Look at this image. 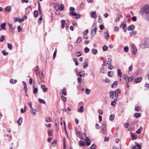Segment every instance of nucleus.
<instances>
[{
    "label": "nucleus",
    "mask_w": 149,
    "mask_h": 149,
    "mask_svg": "<svg viewBox=\"0 0 149 149\" xmlns=\"http://www.w3.org/2000/svg\"><path fill=\"white\" fill-rule=\"evenodd\" d=\"M140 13L143 17L145 20L149 21V6H144L140 10Z\"/></svg>",
    "instance_id": "nucleus-1"
},
{
    "label": "nucleus",
    "mask_w": 149,
    "mask_h": 149,
    "mask_svg": "<svg viewBox=\"0 0 149 149\" xmlns=\"http://www.w3.org/2000/svg\"><path fill=\"white\" fill-rule=\"evenodd\" d=\"M141 47L143 49L149 48V40L147 39H144L142 42Z\"/></svg>",
    "instance_id": "nucleus-2"
},
{
    "label": "nucleus",
    "mask_w": 149,
    "mask_h": 149,
    "mask_svg": "<svg viewBox=\"0 0 149 149\" xmlns=\"http://www.w3.org/2000/svg\"><path fill=\"white\" fill-rule=\"evenodd\" d=\"M131 49L132 51V53L135 55L137 52V49L135 45H133L131 46Z\"/></svg>",
    "instance_id": "nucleus-3"
},
{
    "label": "nucleus",
    "mask_w": 149,
    "mask_h": 149,
    "mask_svg": "<svg viewBox=\"0 0 149 149\" xmlns=\"http://www.w3.org/2000/svg\"><path fill=\"white\" fill-rule=\"evenodd\" d=\"M35 72L36 75L38 76L40 74V71L39 70L38 66H36L35 67Z\"/></svg>",
    "instance_id": "nucleus-4"
},
{
    "label": "nucleus",
    "mask_w": 149,
    "mask_h": 149,
    "mask_svg": "<svg viewBox=\"0 0 149 149\" xmlns=\"http://www.w3.org/2000/svg\"><path fill=\"white\" fill-rule=\"evenodd\" d=\"M32 10V8L31 6H28L26 8L25 13L26 14H29Z\"/></svg>",
    "instance_id": "nucleus-5"
},
{
    "label": "nucleus",
    "mask_w": 149,
    "mask_h": 149,
    "mask_svg": "<svg viewBox=\"0 0 149 149\" xmlns=\"http://www.w3.org/2000/svg\"><path fill=\"white\" fill-rule=\"evenodd\" d=\"M126 24H121L120 25V27L123 29V30L125 32H126L127 30L126 28Z\"/></svg>",
    "instance_id": "nucleus-6"
},
{
    "label": "nucleus",
    "mask_w": 149,
    "mask_h": 149,
    "mask_svg": "<svg viewBox=\"0 0 149 149\" xmlns=\"http://www.w3.org/2000/svg\"><path fill=\"white\" fill-rule=\"evenodd\" d=\"M104 33L105 34L104 35L105 38L107 39H109V35L108 30H107L104 31Z\"/></svg>",
    "instance_id": "nucleus-7"
},
{
    "label": "nucleus",
    "mask_w": 149,
    "mask_h": 149,
    "mask_svg": "<svg viewBox=\"0 0 149 149\" xmlns=\"http://www.w3.org/2000/svg\"><path fill=\"white\" fill-rule=\"evenodd\" d=\"M24 19L22 18L21 19L19 18H16L15 19V22H19L20 23H22L24 21Z\"/></svg>",
    "instance_id": "nucleus-8"
},
{
    "label": "nucleus",
    "mask_w": 149,
    "mask_h": 149,
    "mask_svg": "<svg viewBox=\"0 0 149 149\" xmlns=\"http://www.w3.org/2000/svg\"><path fill=\"white\" fill-rule=\"evenodd\" d=\"M134 26L133 24H131L128 26L127 27V30L129 31H132L134 29Z\"/></svg>",
    "instance_id": "nucleus-9"
},
{
    "label": "nucleus",
    "mask_w": 149,
    "mask_h": 149,
    "mask_svg": "<svg viewBox=\"0 0 149 149\" xmlns=\"http://www.w3.org/2000/svg\"><path fill=\"white\" fill-rule=\"evenodd\" d=\"M85 142L87 146H88L90 145L91 144L90 140L88 139V137H86L85 139Z\"/></svg>",
    "instance_id": "nucleus-10"
},
{
    "label": "nucleus",
    "mask_w": 149,
    "mask_h": 149,
    "mask_svg": "<svg viewBox=\"0 0 149 149\" xmlns=\"http://www.w3.org/2000/svg\"><path fill=\"white\" fill-rule=\"evenodd\" d=\"M75 132L76 134V135L78 136H82L83 135V134L81 133H80L79 132L78 130H77V128L75 129Z\"/></svg>",
    "instance_id": "nucleus-11"
},
{
    "label": "nucleus",
    "mask_w": 149,
    "mask_h": 149,
    "mask_svg": "<svg viewBox=\"0 0 149 149\" xmlns=\"http://www.w3.org/2000/svg\"><path fill=\"white\" fill-rule=\"evenodd\" d=\"M31 112L32 114L36 115V114L37 110L36 109H34L33 108L31 109Z\"/></svg>",
    "instance_id": "nucleus-12"
},
{
    "label": "nucleus",
    "mask_w": 149,
    "mask_h": 149,
    "mask_svg": "<svg viewBox=\"0 0 149 149\" xmlns=\"http://www.w3.org/2000/svg\"><path fill=\"white\" fill-rule=\"evenodd\" d=\"M110 97L111 99H113L114 97V92L113 91H111L109 93Z\"/></svg>",
    "instance_id": "nucleus-13"
},
{
    "label": "nucleus",
    "mask_w": 149,
    "mask_h": 149,
    "mask_svg": "<svg viewBox=\"0 0 149 149\" xmlns=\"http://www.w3.org/2000/svg\"><path fill=\"white\" fill-rule=\"evenodd\" d=\"M41 88L43 90V91L44 92H45L47 90V88L45 87V85H42L41 86Z\"/></svg>",
    "instance_id": "nucleus-14"
},
{
    "label": "nucleus",
    "mask_w": 149,
    "mask_h": 149,
    "mask_svg": "<svg viewBox=\"0 0 149 149\" xmlns=\"http://www.w3.org/2000/svg\"><path fill=\"white\" fill-rule=\"evenodd\" d=\"M118 100L116 99H114L113 101L111 102V105L113 106H115V104H116V101Z\"/></svg>",
    "instance_id": "nucleus-15"
},
{
    "label": "nucleus",
    "mask_w": 149,
    "mask_h": 149,
    "mask_svg": "<svg viewBox=\"0 0 149 149\" xmlns=\"http://www.w3.org/2000/svg\"><path fill=\"white\" fill-rule=\"evenodd\" d=\"M142 77H137L134 80V81L136 83H139L141 82V79H142Z\"/></svg>",
    "instance_id": "nucleus-16"
},
{
    "label": "nucleus",
    "mask_w": 149,
    "mask_h": 149,
    "mask_svg": "<svg viewBox=\"0 0 149 149\" xmlns=\"http://www.w3.org/2000/svg\"><path fill=\"white\" fill-rule=\"evenodd\" d=\"M22 122V117H20L18 119L17 123L19 125H20Z\"/></svg>",
    "instance_id": "nucleus-17"
},
{
    "label": "nucleus",
    "mask_w": 149,
    "mask_h": 149,
    "mask_svg": "<svg viewBox=\"0 0 149 149\" xmlns=\"http://www.w3.org/2000/svg\"><path fill=\"white\" fill-rule=\"evenodd\" d=\"M85 74V72L84 71L80 72L79 73V75L80 77H83Z\"/></svg>",
    "instance_id": "nucleus-18"
},
{
    "label": "nucleus",
    "mask_w": 149,
    "mask_h": 149,
    "mask_svg": "<svg viewBox=\"0 0 149 149\" xmlns=\"http://www.w3.org/2000/svg\"><path fill=\"white\" fill-rule=\"evenodd\" d=\"M130 134L132 140H135L136 139V136L135 135L134 133H130Z\"/></svg>",
    "instance_id": "nucleus-19"
},
{
    "label": "nucleus",
    "mask_w": 149,
    "mask_h": 149,
    "mask_svg": "<svg viewBox=\"0 0 149 149\" xmlns=\"http://www.w3.org/2000/svg\"><path fill=\"white\" fill-rule=\"evenodd\" d=\"M118 75L119 77H121L122 76V73L121 72V70L120 69L117 70Z\"/></svg>",
    "instance_id": "nucleus-20"
},
{
    "label": "nucleus",
    "mask_w": 149,
    "mask_h": 149,
    "mask_svg": "<svg viewBox=\"0 0 149 149\" xmlns=\"http://www.w3.org/2000/svg\"><path fill=\"white\" fill-rule=\"evenodd\" d=\"M6 23H3L1 24V28L4 30H5L6 29Z\"/></svg>",
    "instance_id": "nucleus-21"
},
{
    "label": "nucleus",
    "mask_w": 149,
    "mask_h": 149,
    "mask_svg": "<svg viewBox=\"0 0 149 149\" xmlns=\"http://www.w3.org/2000/svg\"><path fill=\"white\" fill-rule=\"evenodd\" d=\"M143 129V128L142 127L140 126V128L137 130L136 132L137 134H140L141 133V132L142 130Z\"/></svg>",
    "instance_id": "nucleus-22"
},
{
    "label": "nucleus",
    "mask_w": 149,
    "mask_h": 149,
    "mask_svg": "<svg viewBox=\"0 0 149 149\" xmlns=\"http://www.w3.org/2000/svg\"><path fill=\"white\" fill-rule=\"evenodd\" d=\"M118 84V82L117 81H115L111 85V87L113 88L114 86H116Z\"/></svg>",
    "instance_id": "nucleus-23"
},
{
    "label": "nucleus",
    "mask_w": 149,
    "mask_h": 149,
    "mask_svg": "<svg viewBox=\"0 0 149 149\" xmlns=\"http://www.w3.org/2000/svg\"><path fill=\"white\" fill-rule=\"evenodd\" d=\"M6 11L8 12H10L11 10V7L10 6H8L5 8Z\"/></svg>",
    "instance_id": "nucleus-24"
},
{
    "label": "nucleus",
    "mask_w": 149,
    "mask_h": 149,
    "mask_svg": "<svg viewBox=\"0 0 149 149\" xmlns=\"http://www.w3.org/2000/svg\"><path fill=\"white\" fill-rule=\"evenodd\" d=\"M141 113H135L134 115V116L136 118H138L141 116Z\"/></svg>",
    "instance_id": "nucleus-25"
},
{
    "label": "nucleus",
    "mask_w": 149,
    "mask_h": 149,
    "mask_svg": "<svg viewBox=\"0 0 149 149\" xmlns=\"http://www.w3.org/2000/svg\"><path fill=\"white\" fill-rule=\"evenodd\" d=\"M38 102L41 103L45 104L46 103L45 102L44 100L40 98L38 99Z\"/></svg>",
    "instance_id": "nucleus-26"
},
{
    "label": "nucleus",
    "mask_w": 149,
    "mask_h": 149,
    "mask_svg": "<svg viewBox=\"0 0 149 149\" xmlns=\"http://www.w3.org/2000/svg\"><path fill=\"white\" fill-rule=\"evenodd\" d=\"M62 91V94H63L65 95H67L66 92L65 91V88H63L62 90H61V91Z\"/></svg>",
    "instance_id": "nucleus-27"
},
{
    "label": "nucleus",
    "mask_w": 149,
    "mask_h": 149,
    "mask_svg": "<svg viewBox=\"0 0 149 149\" xmlns=\"http://www.w3.org/2000/svg\"><path fill=\"white\" fill-rule=\"evenodd\" d=\"M52 120V119L50 117H48L46 119V121L47 122H51Z\"/></svg>",
    "instance_id": "nucleus-28"
},
{
    "label": "nucleus",
    "mask_w": 149,
    "mask_h": 149,
    "mask_svg": "<svg viewBox=\"0 0 149 149\" xmlns=\"http://www.w3.org/2000/svg\"><path fill=\"white\" fill-rule=\"evenodd\" d=\"M84 107L81 106V107L78 109V112H79L82 113L83 112Z\"/></svg>",
    "instance_id": "nucleus-29"
},
{
    "label": "nucleus",
    "mask_w": 149,
    "mask_h": 149,
    "mask_svg": "<svg viewBox=\"0 0 149 149\" xmlns=\"http://www.w3.org/2000/svg\"><path fill=\"white\" fill-rule=\"evenodd\" d=\"M114 117L115 115L114 114L111 115L109 116V120L111 121H112L114 119Z\"/></svg>",
    "instance_id": "nucleus-30"
},
{
    "label": "nucleus",
    "mask_w": 149,
    "mask_h": 149,
    "mask_svg": "<svg viewBox=\"0 0 149 149\" xmlns=\"http://www.w3.org/2000/svg\"><path fill=\"white\" fill-rule=\"evenodd\" d=\"M76 55L77 57H79L82 55V52L80 51L77 52L76 53Z\"/></svg>",
    "instance_id": "nucleus-31"
},
{
    "label": "nucleus",
    "mask_w": 149,
    "mask_h": 149,
    "mask_svg": "<svg viewBox=\"0 0 149 149\" xmlns=\"http://www.w3.org/2000/svg\"><path fill=\"white\" fill-rule=\"evenodd\" d=\"M79 145L80 146H83L85 145V143L84 142L81 140L79 141Z\"/></svg>",
    "instance_id": "nucleus-32"
},
{
    "label": "nucleus",
    "mask_w": 149,
    "mask_h": 149,
    "mask_svg": "<svg viewBox=\"0 0 149 149\" xmlns=\"http://www.w3.org/2000/svg\"><path fill=\"white\" fill-rule=\"evenodd\" d=\"M10 32L12 34H13L14 33V28H13V27H11L10 28Z\"/></svg>",
    "instance_id": "nucleus-33"
},
{
    "label": "nucleus",
    "mask_w": 149,
    "mask_h": 149,
    "mask_svg": "<svg viewBox=\"0 0 149 149\" xmlns=\"http://www.w3.org/2000/svg\"><path fill=\"white\" fill-rule=\"evenodd\" d=\"M34 17H37L38 15V12L37 10H35L33 12Z\"/></svg>",
    "instance_id": "nucleus-34"
},
{
    "label": "nucleus",
    "mask_w": 149,
    "mask_h": 149,
    "mask_svg": "<svg viewBox=\"0 0 149 149\" xmlns=\"http://www.w3.org/2000/svg\"><path fill=\"white\" fill-rule=\"evenodd\" d=\"M17 81L14 79H11L10 80V82L12 84H14L17 82Z\"/></svg>",
    "instance_id": "nucleus-35"
},
{
    "label": "nucleus",
    "mask_w": 149,
    "mask_h": 149,
    "mask_svg": "<svg viewBox=\"0 0 149 149\" xmlns=\"http://www.w3.org/2000/svg\"><path fill=\"white\" fill-rule=\"evenodd\" d=\"M61 98L62 99V100L63 102H65L66 101V98L63 95H62L61 96Z\"/></svg>",
    "instance_id": "nucleus-36"
},
{
    "label": "nucleus",
    "mask_w": 149,
    "mask_h": 149,
    "mask_svg": "<svg viewBox=\"0 0 149 149\" xmlns=\"http://www.w3.org/2000/svg\"><path fill=\"white\" fill-rule=\"evenodd\" d=\"M113 73V71H109L108 72V75L110 77H112Z\"/></svg>",
    "instance_id": "nucleus-37"
},
{
    "label": "nucleus",
    "mask_w": 149,
    "mask_h": 149,
    "mask_svg": "<svg viewBox=\"0 0 149 149\" xmlns=\"http://www.w3.org/2000/svg\"><path fill=\"white\" fill-rule=\"evenodd\" d=\"M123 79L125 80H127L128 79V76L127 75L124 74L123 76Z\"/></svg>",
    "instance_id": "nucleus-38"
},
{
    "label": "nucleus",
    "mask_w": 149,
    "mask_h": 149,
    "mask_svg": "<svg viewBox=\"0 0 149 149\" xmlns=\"http://www.w3.org/2000/svg\"><path fill=\"white\" fill-rule=\"evenodd\" d=\"M8 48L10 50H12L13 49L12 45L9 43H8Z\"/></svg>",
    "instance_id": "nucleus-39"
},
{
    "label": "nucleus",
    "mask_w": 149,
    "mask_h": 149,
    "mask_svg": "<svg viewBox=\"0 0 149 149\" xmlns=\"http://www.w3.org/2000/svg\"><path fill=\"white\" fill-rule=\"evenodd\" d=\"M2 53L4 56H7L8 54V52H6L5 50H3Z\"/></svg>",
    "instance_id": "nucleus-40"
},
{
    "label": "nucleus",
    "mask_w": 149,
    "mask_h": 149,
    "mask_svg": "<svg viewBox=\"0 0 149 149\" xmlns=\"http://www.w3.org/2000/svg\"><path fill=\"white\" fill-rule=\"evenodd\" d=\"M74 61L75 62V64L76 65L78 66V63L77 62V60L76 58H74L73 59Z\"/></svg>",
    "instance_id": "nucleus-41"
},
{
    "label": "nucleus",
    "mask_w": 149,
    "mask_h": 149,
    "mask_svg": "<svg viewBox=\"0 0 149 149\" xmlns=\"http://www.w3.org/2000/svg\"><path fill=\"white\" fill-rule=\"evenodd\" d=\"M69 14L70 15L74 16H75L76 15H77V14L76 13L74 12H70L69 13Z\"/></svg>",
    "instance_id": "nucleus-42"
},
{
    "label": "nucleus",
    "mask_w": 149,
    "mask_h": 149,
    "mask_svg": "<svg viewBox=\"0 0 149 149\" xmlns=\"http://www.w3.org/2000/svg\"><path fill=\"white\" fill-rule=\"evenodd\" d=\"M136 146L137 147V149H141V146L137 142H135Z\"/></svg>",
    "instance_id": "nucleus-43"
},
{
    "label": "nucleus",
    "mask_w": 149,
    "mask_h": 149,
    "mask_svg": "<svg viewBox=\"0 0 149 149\" xmlns=\"http://www.w3.org/2000/svg\"><path fill=\"white\" fill-rule=\"evenodd\" d=\"M135 110V111H140L141 110L140 107L139 106H137L136 107Z\"/></svg>",
    "instance_id": "nucleus-44"
},
{
    "label": "nucleus",
    "mask_w": 149,
    "mask_h": 149,
    "mask_svg": "<svg viewBox=\"0 0 149 149\" xmlns=\"http://www.w3.org/2000/svg\"><path fill=\"white\" fill-rule=\"evenodd\" d=\"M136 32L135 31H132L130 33V35L131 36L133 35H135L136 34Z\"/></svg>",
    "instance_id": "nucleus-45"
},
{
    "label": "nucleus",
    "mask_w": 149,
    "mask_h": 149,
    "mask_svg": "<svg viewBox=\"0 0 149 149\" xmlns=\"http://www.w3.org/2000/svg\"><path fill=\"white\" fill-rule=\"evenodd\" d=\"M64 6L63 4H61L60 5V8L59 10L60 11H62L64 10Z\"/></svg>",
    "instance_id": "nucleus-46"
},
{
    "label": "nucleus",
    "mask_w": 149,
    "mask_h": 149,
    "mask_svg": "<svg viewBox=\"0 0 149 149\" xmlns=\"http://www.w3.org/2000/svg\"><path fill=\"white\" fill-rule=\"evenodd\" d=\"M108 47L106 45H104L102 47V49L104 51H106L107 50Z\"/></svg>",
    "instance_id": "nucleus-47"
},
{
    "label": "nucleus",
    "mask_w": 149,
    "mask_h": 149,
    "mask_svg": "<svg viewBox=\"0 0 149 149\" xmlns=\"http://www.w3.org/2000/svg\"><path fill=\"white\" fill-rule=\"evenodd\" d=\"M48 135L49 136H51L53 135V133L51 130H49L48 132Z\"/></svg>",
    "instance_id": "nucleus-48"
},
{
    "label": "nucleus",
    "mask_w": 149,
    "mask_h": 149,
    "mask_svg": "<svg viewBox=\"0 0 149 149\" xmlns=\"http://www.w3.org/2000/svg\"><path fill=\"white\" fill-rule=\"evenodd\" d=\"M88 65L87 63L86 62H84L83 63V66H84L83 68L84 69L86 68L87 67Z\"/></svg>",
    "instance_id": "nucleus-49"
},
{
    "label": "nucleus",
    "mask_w": 149,
    "mask_h": 149,
    "mask_svg": "<svg viewBox=\"0 0 149 149\" xmlns=\"http://www.w3.org/2000/svg\"><path fill=\"white\" fill-rule=\"evenodd\" d=\"M133 79V77L132 76V77H128V78L127 80H128V82H129L131 81Z\"/></svg>",
    "instance_id": "nucleus-50"
},
{
    "label": "nucleus",
    "mask_w": 149,
    "mask_h": 149,
    "mask_svg": "<svg viewBox=\"0 0 149 149\" xmlns=\"http://www.w3.org/2000/svg\"><path fill=\"white\" fill-rule=\"evenodd\" d=\"M90 90L88 89V88H86L85 90V92L86 93L87 95H89L90 94Z\"/></svg>",
    "instance_id": "nucleus-51"
},
{
    "label": "nucleus",
    "mask_w": 149,
    "mask_h": 149,
    "mask_svg": "<svg viewBox=\"0 0 149 149\" xmlns=\"http://www.w3.org/2000/svg\"><path fill=\"white\" fill-rule=\"evenodd\" d=\"M102 131L103 134H106L107 133V130L106 128H102Z\"/></svg>",
    "instance_id": "nucleus-52"
},
{
    "label": "nucleus",
    "mask_w": 149,
    "mask_h": 149,
    "mask_svg": "<svg viewBox=\"0 0 149 149\" xmlns=\"http://www.w3.org/2000/svg\"><path fill=\"white\" fill-rule=\"evenodd\" d=\"M4 39H5L4 36L3 35H2L1 36V38L0 41L1 42H2L3 41V40H4Z\"/></svg>",
    "instance_id": "nucleus-53"
},
{
    "label": "nucleus",
    "mask_w": 149,
    "mask_h": 149,
    "mask_svg": "<svg viewBox=\"0 0 149 149\" xmlns=\"http://www.w3.org/2000/svg\"><path fill=\"white\" fill-rule=\"evenodd\" d=\"M57 53V50L56 49L54 51L53 55V59H54L56 57V54Z\"/></svg>",
    "instance_id": "nucleus-54"
},
{
    "label": "nucleus",
    "mask_w": 149,
    "mask_h": 149,
    "mask_svg": "<svg viewBox=\"0 0 149 149\" xmlns=\"http://www.w3.org/2000/svg\"><path fill=\"white\" fill-rule=\"evenodd\" d=\"M129 47L128 46H126L124 47V50L125 52H128Z\"/></svg>",
    "instance_id": "nucleus-55"
},
{
    "label": "nucleus",
    "mask_w": 149,
    "mask_h": 149,
    "mask_svg": "<svg viewBox=\"0 0 149 149\" xmlns=\"http://www.w3.org/2000/svg\"><path fill=\"white\" fill-rule=\"evenodd\" d=\"M104 68L103 67H102L100 69V72L101 73H104Z\"/></svg>",
    "instance_id": "nucleus-56"
},
{
    "label": "nucleus",
    "mask_w": 149,
    "mask_h": 149,
    "mask_svg": "<svg viewBox=\"0 0 149 149\" xmlns=\"http://www.w3.org/2000/svg\"><path fill=\"white\" fill-rule=\"evenodd\" d=\"M38 89L37 88H34V89L33 90V93L34 94L35 93H38Z\"/></svg>",
    "instance_id": "nucleus-57"
},
{
    "label": "nucleus",
    "mask_w": 149,
    "mask_h": 149,
    "mask_svg": "<svg viewBox=\"0 0 149 149\" xmlns=\"http://www.w3.org/2000/svg\"><path fill=\"white\" fill-rule=\"evenodd\" d=\"M84 52L86 53L88 52L89 51V49L87 47H86L84 49Z\"/></svg>",
    "instance_id": "nucleus-58"
},
{
    "label": "nucleus",
    "mask_w": 149,
    "mask_h": 149,
    "mask_svg": "<svg viewBox=\"0 0 149 149\" xmlns=\"http://www.w3.org/2000/svg\"><path fill=\"white\" fill-rule=\"evenodd\" d=\"M106 124L105 122L103 123L102 124V128H105L106 127Z\"/></svg>",
    "instance_id": "nucleus-59"
},
{
    "label": "nucleus",
    "mask_w": 149,
    "mask_h": 149,
    "mask_svg": "<svg viewBox=\"0 0 149 149\" xmlns=\"http://www.w3.org/2000/svg\"><path fill=\"white\" fill-rule=\"evenodd\" d=\"M69 10L70 11V12H74V8L73 7H70L69 8Z\"/></svg>",
    "instance_id": "nucleus-60"
},
{
    "label": "nucleus",
    "mask_w": 149,
    "mask_h": 149,
    "mask_svg": "<svg viewBox=\"0 0 149 149\" xmlns=\"http://www.w3.org/2000/svg\"><path fill=\"white\" fill-rule=\"evenodd\" d=\"M56 141L54 140L53 141V142L52 143L51 145H53V146H55L56 145Z\"/></svg>",
    "instance_id": "nucleus-61"
},
{
    "label": "nucleus",
    "mask_w": 149,
    "mask_h": 149,
    "mask_svg": "<svg viewBox=\"0 0 149 149\" xmlns=\"http://www.w3.org/2000/svg\"><path fill=\"white\" fill-rule=\"evenodd\" d=\"M81 38L79 37L77 39L76 42L78 43H80L81 41Z\"/></svg>",
    "instance_id": "nucleus-62"
},
{
    "label": "nucleus",
    "mask_w": 149,
    "mask_h": 149,
    "mask_svg": "<svg viewBox=\"0 0 149 149\" xmlns=\"http://www.w3.org/2000/svg\"><path fill=\"white\" fill-rule=\"evenodd\" d=\"M18 30L19 32H20L22 31V28L20 26H18L17 27Z\"/></svg>",
    "instance_id": "nucleus-63"
},
{
    "label": "nucleus",
    "mask_w": 149,
    "mask_h": 149,
    "mask_svg": "<svg viewBox=\"0 0 149 149\" xmlns=\"http://www.w3.org/2000/svg\"><path fill=\"white\" fill-rule=\"evenodd\" d=\"M104 81L106 83H110V82L109 79L107 78L105 79Z\"/></svg>",
    "instance_id": "nucleus-64"
}]
</instances>
